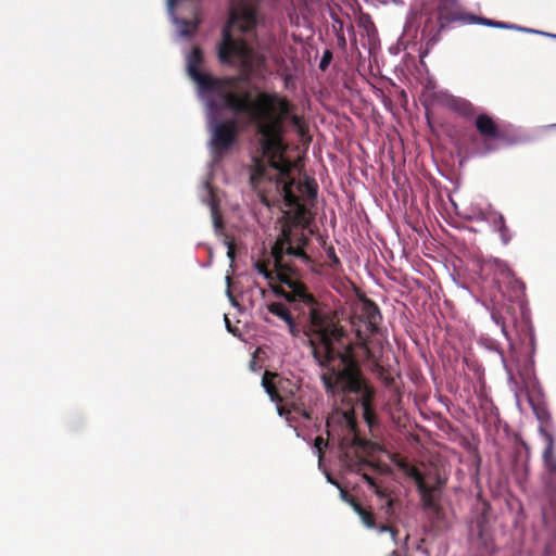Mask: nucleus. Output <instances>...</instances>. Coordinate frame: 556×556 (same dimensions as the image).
<instances>
[{
	"label": "nucleus",
	"mask_w": 556,
	"mask_h": 556,
	"mask_svg": "<svg viewBox=\"0 0 556 556\" xmlns=\"http://www.w3.org/2000/svg\"><path fill=\"white\" fill-rule=\"evenodd\" d=\"M276 278L283 285H286L290 291H294L296 289H305V287L300 283L298 280L287 276L286 274L281 273V270H277Z\"/></svg>",
	"instance_id": "24"
},
{
	"label": "nucleus",
	"mask_w": 556,
	"mask_h": 556,
	"mask_svg": "<svg viewBox=\"0 0 556 556\" xmlns=\"http://www.w3.org/2000/svg\"><path fill=\"white\" fill-rule=\"evenodd\" d=\"M227 294H228V296H229V299H230L231 303H232L233 305H236L237 303H236V301L233 300V298L231 296V292H230L229 290L227 291Z\"/></svg>",
	"instance_id": "45"
},
{
	"label": "nucleus",
	"mask_w": 556,
	"mask_h": 556,
	"mask_svg": "<svg viewBox=\"0 0 556 556\" xmlns=\"http://www.w3.org/2000/svg\"><path fill=\"white\" fill-rule=\"evenodd\" d=\"M273 293L286 300L287 302H303L308 306H314V298L306 291V289H296L294 291H286L285 289L274 286L271 281L268 283Z\"/></svg>",
	"instance_id": "14"
},
{
	"label": "nucleus",
	"mask_w": 556,
	"mask_h": 556,
	"mask_svg": "<svg viewBox=\"0 0 556 556\" xmlns=\"http://www.w3.org/2000/svg\"><path fill=\"white\" fill-rule=\"evenodd\" d=\"M327 481L331 484H334L336 486H339L338 483L334 480H332V478L329 475H327Z\"/></svg>",
	"instance_id": "44"
},
{
	"label": "nucleus",
	"mask_w": 556,
	"mask_h": 556,
	"mask_svg": "<svg viewBox=\"0 0 556 556\" xmlns=\"http://www.w3.org/2000/svg\"><path fill=\"white\" fill-rule=\"evenodd\" d=\"M176 0H167L166 10L172 23L177 27L178 37H189L191 31L197 28L198 22L191 24L187 20L179 18L175 13Z\"/></svg>",
	"instance_id": "16"
},
{
	"label": "nucleus",
	"mask_w": 556,
	"mask_h": 556,
	"mask_svg": "<svg viewBox=\"0 0 556 556\" xmlns=\"http://www.w3.org/2000/svg\"><path fill=\"white\" fill-rule=\"evenodd\" d=\"M543 37H547V38H551V39H555L556 40V34H552V33H547L545 31L543 34Z\"/></svg>",
	"instance_id": "43"
},
{
	"label": "nucleus",
	"mask_w": 556,
	"mask_h": 556,
	"mask_svg": "<svg viewBox=\"0 0 556 556\" xmlns=\"http://www.w3.org/2000/svg\"><path fill=\"white\" fill-rule=\"evenodd\" d=\"M267 311L279 317L281 320H283L287 324L288 331L293 338H298L300 336V329L298 325L295 324L291 312L289 308L281 302H271L267 304Z\"/></svg>",
	"instance_id": "13"
},
{
	"label": "nucleus",
	"mask_w": 556,
	"mask_h": 556,
	"mask_svg": "<svg viewBox=\"0 0 556 556\" xmlns=\"http://www.w3.org/2000/svg\"><path fill=\"white\" fill-rule=\"evenodd\" d=\"M332 58H333L332 52L330 50H325L323 52V55H321V59L319 62V70L321 72H325L329 67V65L332 61Z\"/></svg>",
	"instance_id": "30"
},
{
	"label": "nucleus",
	"mask_w": 556,
	"mask_h": 556,
	"mask_svg": "<svg viewBox=\"0 0 556 556\" xmlns=\"http://www.w3.org/2000/svg\"><path fill=\"white\" fill-rule=\"evenodd\" d=\"M493 28L514 30V28L516 27L515 24L495 21V25Z\"/></svg>",
	"instance_id": "36"
},
{
	"label": "nucleus",
	"mask_w": 556,
	"mask_h": 556,
	"mask_svg": "<svg viewBox=\"0 0 556 556\" xmlns=\"http://www.w3.org/2000/svg\"><path fill=\"white\" fill-rule=\"evenodd\" d=\"M483 264L485 268L492 271L496 283H500V279H502L503 282H506L515 292L525 291V283L516 277L514 270L506 261L490 256L483 261Z\"/></svg>",
	"instance_id": "9"
},
{
	"label": "nucleus",
	"mask_w": 556,
	"mask_h": 556,
	"mask_svg": "<svg viewBox=\"0 0 556 556\" xmlns=\"http://www.w3.org/2000/svg\"><path fill=\"white\" fill-rule=\"evenodd\" d=\"M256 10L247 3L240 2L231 5L229 20L222 31V41L218 43V58L224 64H231L241 68L247 75H256L267 62V51L261 45L252 46L248 38H241L236 33L250 36L256 27Z\"/></svg>",
	"instance_id": "3"
},
{
	"label": "nucleus",
	"mask_w": 556,
	"mask_h": 556,
	"mask_svg": "<svg viewBox=\"0 0 556 556\" xmlns=\"http://www.w3.org/2000/svg\"><path fill=\"white\" fill-rule=\"evenodd\" d=\"M363 521H364V522H367V521H372V520H371V519H369V518H367V517H364V518H363Z\"/></svg>",
	"instance_id": "50"
},
{
	"label": "nucleus",
	"mask_w": 556,
	"mask_h": 556,
	"mask_svg": "<svg viewBox=\"0 0 556 556\" xmlns=\"http://www.w3.org/2000/svg\"><path fill=\"white\" fill-rule=\"evenodd\" d=\"M324 443V440L320 438H317L315 441L314 450L318 453L319 456V465L321 464V444Z\"/></svg>",
	"instance_id": "37"
},
{
	"label": "nucleus",
	"mask_w": 556,
	"mask_h": 556,
	"mask_svg": "<svg viewBox=\"0 0 556 556\" xmlns=\"http://www.w3.org/2000/svg\"><path fill=\"white\" fill-rule=\"evenodd\" d=\"M431 49L432 48H429V46L425 43V48L419 51L420 60L425 59L430 53Z\"/></svg>",
	"instance_id": "39"
},
{
	"label": "nucleus",
	"mask_w": 556,
	"mask_h": 556,
	"mask_svg": "<svg viewBox=\"0 0 556 556\" xmlns=\"http://www.w3.org/2000/svg\"><path fill=\"white\" fill-rule=\"evenodd\" d=\"M366 525L368 527H374V528L379 526V531L381 533H389V535L392 539V541L395 544H397V542H399V539H397L399 530L395 528L396 523H374V522H370V523H366Z\"/></svg>",
	"instance_id": "23"
},
{
	"label": "nucleus",
	"mask_w": 556,
	"mask_h": 556,
	"mask_svg": "<svg viewBox=\"0 0 556 556\" xmlns=\"http://www.w3.org/2000/svg\"><path fill=\"white\" fill-rule=\"evenodd\" d=\"M480 217L486 219V224L491 227L492 231L498 233L503 245H508L513 239V232L506 225L505 217L502 213L494 210L489 215H480Z\"/></svg>",
	"instance_id": "12"
},
{
	"label": "nucleus",
	"mask_w": 556,
	"mask_h": 556,
	"mask_svg": "<svg viewBox=\"0 0 556 556\" xmlns=\"http://www.w3.org/2000/svg\"><path fill=\"white\" fill-rule=\"evenodd\" d=\"M551 551H552V546L547 545L546 548H545L546 556H549Z\"/></svg>",
	"instance_id": "46"
},
{
	"label": "nucleus",
	"mask_w": 556,
	"mask_h": 556,
	"mask_svg": "<svg viewBox=\"0 0 556 556\" xmlns=\"http://www.w3.org/2000/svg\"><path fill=\"white\" fill-rule=\"evenodd\" d=\"M358 318L359 321L365 325L369 333L374 334L378 332L382 316L378 305L374 301L369 299L362 301L358 311Z\"/></svg>",
	"instance_id": "11"
},
{
	"label": "nucleus",
	"mask_w": 556,
	"mask_h": 556,
	"mask_svg": "<svg viewBox=\"0 0 556 556\" xmlns=\"http://www.w3.org/2000/svg\"><path fill=\"white\" fill-rule=\"evenodd\" d=\"M224 320H225V325H226V328L229 332L231 333H235L233 329H232V326L230 324V320L229 318L227 317V315L224 316Z\"/></svg>",
	"instance_id": "40"
},
{
	"label": "nucleus",
	"mask_w": 556,
	"mask_h": 556,
	"mask_svg": "<svg viewBox=\"0 0 556 556\" xmlns=\"http://www.w3.org/2000/svg\"><path fill=\"white\" fill-rule=\"evenodd\" d=\"M539 433L545 440L546 445L543 451V460L549 473L556 475V456L554 454L555 439L554 435L542 426L538 428Z\"/></svg>",
	"instance_id": "15"
},
{
	"label": "nucleus",
	"mask_w": 556,
	"mask_h": 556,
	"mask_svg": "<svg viewBox=\"0 0 556 556\" xmlns=\"http://www.w3.org/2000/svg\"><path fill=\"white\" fill-rule=\"evenodd\" d=\"M358 26L364 29V33L368 38V43L370 46H375L378 42V31L370 16L367 14L362 15Z\"/></svg>",
	"instance_id": "18"
},
{
	"label": "nucleus",
	"mask_w": 556,
	"mask_h": 556,
	"mask_svg": "<svg viewBox=\"0 0 556 556\" xmlns=\"http://www.w3.org/2000/svg\"><path fill=\"white\" fill-rule=\"evenodd\" d=\"M337 27H341V33H343V22L340 21L339 23L336 24Z\"/></svg>",
	"instance_id": "47"
},
{
	"label": "nucleus",
	"mask_w": 556,
	"mask_h": 556,
	"mask_svg": "<svg viewBox=\"0 0 556 556\" xmlns=\"http://www.w3.org/2000/svg\"><path fill=\"white\" fill-rule=\"evenodd\" d=\"M201 202L210 207L214 230L217 235L223 231V219L218 211V201L208 180L203 181L199 189Z\"/></svg>",
	"instance_id": "10"
},
{
	"label": "nucleus",
	"mask_w": 556,
	"mask_h": 556,
	"mask_svg": "<svg viewBox=\"0 0 556 556\" xmlns=\"http://www.w3.org/2000/svg\"><path fill=\"white\" fill-rule=\"evenodd\" d=\"M225 245L227 247V256L230 261L235 260V247L233 243L229 240H225Z\"/></svg>",
	"instance_id": "35"
},
{
	"label": "nucleus",
	"mask_w": 556,
	"mask_h": 556,
	"mask_svg": "<svg viewBox=\"0 0 556 556\" xmlns=\"http://www.w3.org/2000/svg\"><path fill=\"white\" fill-rule=\"evenodd\" d=\"M345 331L333 325L323 326L317 332V341L309 340L312 355L323 369L320 380L328 396L353 393L359 396L363 417L369 428L376 422L371 407L374 390L356 368L353 349L345 341Z\"/></svg>",
	"instance_id": "2"
},
{
	"label": "nucleus",
	"mask_w": 556,
	"mask_h": 556,
	"mask_svg": "<svg viewBox=\"0 0 556 556\" xmlns=\"http://www.w3.org/2000/svg\"><path fill=\"white\" fill-rule=\"evenodd\" d=\"M443 28L444 27H441L439 24V27L434 29V33L427 37L426 45L429 46V48H433L440 41V34Z\"/></svg>",
	"instance_id": "31"
},
{
	"label": "nucleus",
	"mask_w": 556,
	"mask_h": 556,
	"mask_svg": "<svg viewBox=\"0 0 556 556\" xmlns=\"http://www.w3.org/2000/svg\"><path fill=\"white\" fill-rule=\"evenodd\" d=\"M262 387L264 388L265 392L269 395L270 400L275 401L276 393L265 378H263L262 380Z\"/></svg>",
	"instance_id": "34"
},
{
	"label": "nucleus",
	"mask_w": 556,
	"mask_h": 556,
	"mask_svg": "<svg viewBox=\"0 0 556 556\" xmlns=\"http://www.w3.org/2000/svg\"><path fill=\"white\" fill-rule=\"evenodd\" d=\"M531 345H532V349L534 350L535 349V339H534V337L531 338Z\"/></svg>",
	"instance_id": "48"
},
{
	"label": "nucleus",
	"mask_w": 556,
	"mask_h": 556,
	"mask_svg": "<svg viewBox=\"0 0 556 556\" xmlns=\"http://www.w3.org/2000/svg\"><path fill=\"white\" fill-rule=\"evenodd\" d=\"M479 20H480V16L475 15V14L455 13L451 17H446L445 22L446 23H452V22L460 21V22H464L466 24H478L479 25Z\"/></svg>",
	"instance_id": "25"
},
{
	"label": "nucleus",
	"mask_w": 556,
	"mask_h": 556,
	"mask_svg": "<svg viewBox=\"0 0 556 556\" xmlns=\"http://www.w3.org/2000/svg\"><path fill=\"white\" fill-rule=\"evenodd\" d=\"M533 412L540 422V426H542L544 429H546V426H549L552 424V416L546 408L533 407Z\"/></svg>",
	"instance_id": "26"
},
{
	"label": "nucleus",
	"mask_w": 556,
	"mask_h": 556,
	"mask_svg": "<svg viewBox=\"0 0 556 556\" xmlns=\"http://www.w3.org/2000/svg\"><path fill=\"white\" fill-rule=\"evenodd\" d=\"M286 147L281 140V159L285 163L287 170L286 175L281 177H260L251 182L254 188H258L263 182H269L276 186V189L280 192L283 199L289 204H295L300 198L304 200H314L317 195V185L314 180L307 176L303 180H295L291 172L293 168L292 163L285 156Z\"/></svg>",
	"instance_id": "6"
},
{
	"label": "nucleus",
	"mask_w": 556,
	"mask_h": 556,
	"mask_svg": "<svg viewBox=\"0 0 556 556\" xmlns=\"http://www.w3.org/2000/svg\"><path fill=\"white\" fill-rule=\"evenodd\" d=\"M329 256H330V258L332 260L333 263H337V264L340 263L338 256L334 254L333 251H331V253H329Z\"/></svg>",
	"instance_id": "41"
},
{
	"label": "nucleus",
	"mask_w": 556,
	"mask_h": 556,
	"mask_svg": "<svg viewBox=\"0 0 556 556\" xmlns=\"http://www.w3.org/2000/svg\"><path fill=\"white\" fill-rule=\"evenodd\" d=\"M469 543L472 556H492L496 551L492 523H470Z\"/></svg>",
	"instance_id": "8"
},
{
	"label": "nucleus",
	"mask_w": 556,
	"mask_h": 556,
	"mask_svg": "<svg viewBox=\"0 0 556 556\" xmlns=\"http://www.w3.org/2000/svg\"><path fill=\"white\" fill-rule=\"evenodd\" d=\"M515 27L514 30L516 31H521V33H526V34H535V35H540V36H543V34L545 31L543 30H538V29H533V28H528V27H525V26H519V25H516L515 24Z\"/></svg>",
	"instance_id": "33"
},
{
	"label": "nucleus",
	"mask_w": 556,
	"mask_h": 556,
	"mask_svg": "<svg viewBox=\"0 0 556 556\" xmlns=\"http://www.w3.org/2000/svg\"><path fill=\"white\" fill-rule=\"evenodd\" d=\"M393 463L401 472L414 480L422 510L429 517L440 518L441 497L447 481L446 477L437 471L424 475L403 458H395Z\"/></svg>",
	"instance_id": "5"
},
{
	"label": "nucleus",
	"mask_w": 556,
	"mask_h": 556,
	"mask_svg": "<svg viewBox=\"0 0 556 556\" xmlns=\"http://www.w3.org/2000/svg\"><path fill=\"white\" fill-rule=\"evenodd\" d=\"M475 127L482 139L480 142L473 141L472 156L485 157L498 151L503 146L509 144L506 135L489 114H478L475 119Z\"/></svg>",
	"instance_id": "7"
},
{
	"label": "nucleus",
	"mask_w": 556,
	"mask_h": 556,
	"mask_svg": "<svg viewBox=\"0 0 556 556\" xmlns=\"http://www.w3.org/2000/svg\"><path fill=\"white\" fill-rule=\"evenodd\" d=\"M492 321L501 328L502 334L509 340V333L507 331L504 317L498 312H491Z\"/></svg>",
	"instance_id": "27"
},
{
	"label": "nucleus",
	"mask_w": 556,
	"mask_h": 556,
	"mask_svg": "<svg viewBox=\"0 0 556 556\" xmlns=\"http://www.w3.org/2000/svg\"><path fill=\"white\" fill-rule=\"evenodd\" d=\"M330 17H331V20H332L333 24H337V23H339V22L341 21V20L338 17V15H337V14H334V13H332V12L330 13Z\"/></svg>",
	"instance_id": "42"
},
{
	"label": "nucleus",
	"mask_w": 556,
	"mask_h": 556,
	"mask_svg": "<svg viewBox=\"0 0 556 556\" xmlns=\"http://www.w3.org/2000/svg\"><path fill=\"white\" fill-rule=\"evenodd\" d=\"M286 254L296 257V258H301L305 262L308 261V256L306 255V253L304 251H302L300 248L292 247L291 244L287 245Z\"/></svg>",
	"instance_id": "29"
},
{
	"label": "nucleus",
	"mask_w": 556,
	"mask_h": 556,
	"mask_svg": "<svg viewBox=\"0 0 556 556\" xmlns=\"http://www.w3.org/2000/svg\"><path fill=\"white\" fill-rule=\"evenodd\" d=\"M187 72L197 84L198 96L206 108V125L213 152L229 149L236 139L238 116L244 115L256 131V150L252 156L251 182L260 177H281L287 167L281 159V138L291 129L304 137L307 126L295 106L276 92H260L255 98H238L220 80L200 72L203 61L199 48L187 54Z\"/></svg>",
	"instance_id": "1"
},
{
	"label": "nucleus",
	"mask_w": 556,
	"mask_h": 556,
	"mask_svg": "<svg viewBox=\"0 0 556 556\" xmlns=\"http://www.w3.org/2000/svg\"><path fill=\"white\" fill-rule=\"evenodd\" d=\"M455 111H457L464 117L470 118L476 114L475 106L467 100L458 99L455 101Z\"/></svg>",
	"instance_id": "21"
},
{
	"label": "nucleus",
	"mask_w": 556,
	"mask_h": 556,
	"mask_svg": "<svg viewBox=\"0 0 556 556\" xmlns=\"http://www.w3.org/2000/svg\"><path fill=\"white\" fill-rule=\"evenodd\" d=\"M372 444L361 438L353 420H349L348 433L340 443L341 458L344 466L356 473L368 484V490L375 495V504L388 517L397 516L404 509V502L394 492L379 484L369 473L368 469L376 470L377 465L367 460L362 453L367 452Z\"/></svg>",
	"instance_id": "4"
},
{
	"label": "nucleus",
	"mask_w": 556,
	"mask_h": 556,
	"mask_svg": "<svg viewBox=\"0 0 556 556\" xmlns=\"http://www.w3.org/2000/svg\"><path fill=\"white\" fill-rule=\"evenodd\" d=\"M390 556H399V554L395 549H393Z\"/></svg>",
	"instance_id": "49"
},
{
	"label": "nucleus",
	"mask_w": 556,
	"mask_h": 556,
	"mask_svg": "<svg viewBox=\"0 0 556 556\" xmlns=\"http://www.w3.org/2000/svg\"><path fill=\"white\" fill-rule=\"evenodd\" d=\"M479 25L486 26V27H494L495 21L480 16Z\"/></svg>",
	"instance_id": "38"
},
{
	"label": "nucleus",
	"mask_w": 556,
	"mask_h": 556,
	"mask_svg": "<svg viewBox=\"0 0 556 556\" xmlns=\"http://www.w3.org/2000/svg\"><path fill=\"white\" fill-rule=\"evenodd\" d=\"M286 244L285 242L280 241V242H277L273 248H271V256H273V260H274V265H275V268L276 270H282L285 269V265H283V255L286 254Z\"/></svg>",
	"instance_id": "20"
},
{
	"label": "nucleus",
	"mask_w": 556,
	"mask_h": 556,
	"mask_svg": "<svg viewBox=\"0 0 556 556\" xmlns=\"http://www.w3.org/2000/svg\"><path fill=\"white\" fill-rule=\"evenodd\" d=\"M332 29L336 35L339 48L345 49L346 48V39L344 37V34L341 33V27H337L336 24H332Z\"/></svg>",
	"instance_id": "32"
},
{
	"label": "nucleus",
	"mask_w": 556,
	"mask_h": 556,
	"mask_svg": "<svg viewBox=\"0 0 556 556\" xmlns=\"http://www.w3.org/2000/svg\"><path fill=\"white\" fill-rule=\"evenodd\" d=\"M549 127H556V123H555V124H553V125H551Z\"/></svg>",
	"instance_id": "51"
},
{
	"label": "nucleus",
	"mask_w": 556,
	"mask_h": 556,
	"mask_svg": "<svg viewBox=\"0 0 556 556\" xmlns=\"http://www.w3.org/2000/svg\"><path fill=\"white\" fill-rule=\"evenodd\" d=\"M494 212V208L489 205L486 208L470 206L467 208V212L464 214V218L467 220H477L486 223L485 218H481L480 215H489Z\"/></svg>",
	"instance_id": "19"
},
{
	"label": "nucleus",
	"mask_w": 556,
	"mask_h": 556,
	"mask_svg": "<svg viewBox=\"0 0 556 556\" xmlns=\"http://www.w3.org/2000/svg\"><path fill=\"white\" fill-rule=\"evenodd\" d=\"M253 268L257 271L258 275L264 277L269 282L275 278L274 273L268 270L263 264H261L258 261L254 262Z\"/></svg>",
	"instance_id": "28"
},
{
	"label": "nucleus",
	"mask_w": 556,
	"mask_h": 556,
	"mask_svg": "<svg viewBox=\"0 0 556 556\" xmlns=\"http://www.w3.org/2000/svg\"><path fill=\"white\" fill-rule=\"evenodd\" d=\"M481 345L488 351L494 352L500 356L501 363L506 366V358L500 343L491 338H485L481 341Z\"/></svg>",
	"instance_id": "22"
},
{
	"label": "nucleus",
	"mask_w": 556,
	"mask_h": 556,
	"mask_svg": "<svg viewBox=\"0 0 556 556\" xmlns=\"http://www.w3.org/2000/svg\"><path fill=\"white\" fill-rule=\"evenodd\" d=\"M459 7L458 0H440L438 5V21L441 27H445L450 23L445 22L446 17H451Z\"/></svg>",
	"instance_id": "17"
}]
</instances>
